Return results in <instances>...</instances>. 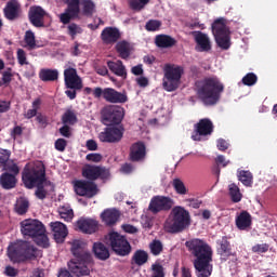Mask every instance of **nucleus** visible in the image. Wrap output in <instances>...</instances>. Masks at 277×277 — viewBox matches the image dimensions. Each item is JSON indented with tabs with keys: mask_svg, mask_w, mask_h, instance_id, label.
<instances>
[{
	"mask_svg": "<svg viewBox=\"0 0 277 277\" xmlns=\"http://www.w3.org/2000/svg\"><path fill=\"white\" fill-rule=\"evenodd\" d=\"M22 179L24 185L28 189L37 187V198L40 200L47 198V187H51V182L47 181L44 164L41 161L27 164L24 169Z\"/></svg>",
	"mask_w": 277,
	"mask_h": 277,
	"instance_id": "f257e3e1",
	"label": "nucleus"
},
{
	"mask_svg": "<svg viewBox=\"0 0 277 277\" xmlns=\"http://www.w3.org/2000/svg\"><path fill=\"white\" fill-rule=\"evenodd\" d=\"M71 254H74L75 259H72L68 263V269L75 276H90V267H88V263L92 261V253L88 250V242L85 240L76 239L70 242Z\"/></svg>",
	"mask_w": 277,
	"mask_h": 277,
	"instance_id": "f03ea898",
	"label": "nucleus"
},
{
	"mask_svg": "<svg viewBox=\"0 0 277 277\" xmlns=\"http://www.w3.org/2000/svg\"><path fill=\"white\" fill-rule=\"evenodd\" d=\"M186 248L197 258L194 262L198 277H209V245L201 239L195 238L186 241Z\"/></svg>",
	"mask_w": 277,
	"mask_h": 277,
	"instance_id": "7ed1b4c3",
	"label": "nucleus"
},
{
	"mask_svg": "<svg viewBox=\"0 0 277 277\" xmlns=\"http://www.w3.org/2000/svg\"><path fill=\"white\" fill-rule=\"evenodd\" d=\"M192 224V216L189 211L181 206L172 208L167 220L163 224V229L166 233L171 235H176V233H183L185 228H188Z\"/></svg>",
	"mask_w": 277,
	"mask_h": 277,
	"instance_id": "20e7f679",
	"label": "nucleus"
},
{
	"mask_svg": "<svg viewBox=\"0 0 277 277\" xmlns=\"http://www.w3.org/2000/svg\"><path fill=\"white\" fill-rule=\"evenodd\" d=\"M19 226L24 237H30L41 248H49V236H47V228L42 222L36 219H25Z\"/></svg>",
	"mask_w": 277,
	"mask_h": 277,
	"instance_id": "39448f33",
	"label": "nucleus"
},
{
	"mask_svg": "<svg viewBox=\"0 0 277 277\" xmlns=\"http://www.w3.org/2000/svg\"><path fill=\"white\" fill-rule=\"evenodd\" d=\"M8 256L12 263H23L42 256V252L27 241L17 240L9 246Z\"/></svg>",
	"mask_w": 277,
	"mask_h": 277,
	"instance_id": "423d86ee",
	"label": "nucleus"
},
{
	"mask_svg": "<svg viewBox=\"0 0 277 277\" xmlns=\"http://www.w3.org/2000/svg\"><path fill=\"white\" fill-rule=\"evenodd\" d=\"M162 88L166 92H176L181 88V79L184 74L182 66L174 64H166L162 68Z\"/></svg>",
	"mask_w": 277,
	"mask_h": 277,
	"instance_id": "0eeeda50",
	"label": "nucleus"
},
{
	"mask_svg": "<svg viewBox=\"0 0 277 277\" xmlns=\"http://www.w3.org/2000/svg\"><path fill=\"white\" fill-rule=\"evenodd\" d=\"M211 28L219 47H221V49H229L232 45V35L228 26V19L225 17H219L213 22Z\"/></svg>",
	"mask_w": 277,
	"mask_h": 277,
	"instance_id": "6e6552de",
	"label": "nucleus"
},
{
	"mask_svg": "<svg viewBox=\"0 0 277 277\" xmlns=\"http://www.w3.org/2000/svg\"><path fill=\"white\" fill-rule=\"evenodd\" d=\"M106 243L113 248L114 252L119 256H127L131 254V245L123 236L116 232H111L106 236Z\"/></svg>",
	"mask_w": 277,
	"mask_h": 277,
	"instance_id": "1a4fd4ad",
	"label": "nucleus"
},
{
	"mask_svg": "<svg viewBox=\"0 0 277 277\" xmlns=\"http://www.w3.org/2000/svg\"><path fill=\"white\" fill-rule=\"evenodd\" d=\"M124 118V108L120 106H106L102 110V120L106 127H111V124H120Z\"/></svg>",
	"mask_w": 277,
	"mask_h": 277,
	"instance_id": "9d476101",
	"label": "nucleus"
},
{
	"mask_svg": "<svg viewBox=\"0 0 277 277\" xmlns=\"http://www.w3.org/2000/svg\"><path fill=\"white\" fill-rule=\"evenodd\" d=\"M75 194L77 196H85L87 198H94L98 194V187L94 182H88L84 180H75L71 182Z\"/></svg>",
	"mask_w": 277,
	"mask_h": 277,
	"instance_id": "9b49d317",
	"label": "nucleus"
},
{
	"mask_svg": "<svg viewBox=\"0 0 277 277\" xmlns=\"http://www.w3.org/2000/svg\"><path fill=\"white\" fill-rule=\"evenodd\" d=\"M216 243V251L220 255L221 262H228L230 256H234L237 261V252L234 250L230 241L228 240V236H222V238L219 239Z\"/></svg>",
	"mask_w": 277,
	"mask_h": 277,
	"instance_id": "f8f14e48",
	"label": "nucleus"
},
{
	"mask_svg": "<svg viewBox=\"0 0 277 277\" xmlns=\"http://www.w3.org/2000/svg\"><path fill=\"white\" fill-rule=\"evenodd\" d=\"M174 207V200L166 196H155L149 203V211L151 213H159V211H170Z\"/></svg>",
	"mask_w": 277,
	"mask_h": 277,
	"instance_id": "ddd939ff",
	"label": "nucleus"
},
{
	"mask_svg": "<svg viewBox=\"0 0 277 277\" xmlns=\"http://www.w3.org/2000/svg\"><path fill=\"white\" fill-rule=\"evenodd\" d=\"M225 85L217 77H210V106H215L222 98Z\"/></svg>",
	"mask_w": 277,
	"mask_h": 277,
	"instance_id": "4468645a",
	"label": "nucleus"
},
{
	"mask_svg": "<svg viewBox=\"0 0 277 277\" xmlns=\"http://www.w3.org/2000/svg\"><path fill=\"white\" fill-rule=\"evenodd\" d=\"M110 175L109 169L96 166H85L82 170V176L88 181H96V179H107Z\"/></svg>",
	"mask_w": 277,
	"mask_h": 277,
	"instance_id": "2eb2a0df",
	"label": "nucleus"
},
{
	"mask_svg": "<svg viewBox=\"0 0 277 277\" xmlns=\"http://www.w3.org/2000/svg\"><path fill=\"white\" fill-rule=\"evenodd\" d=\"M64 79L66 88L69 90H81L83 88V82L81 77L77 74V69L68 67L64 70Z\"/></svg>",
	"mask_w": 277,
	"mask_h": 277,
	"instance_id": "dca6fc26",
	"label": "nucleus"
},
{
	"mask_svg": "<svg viewBox=\"0 0 277 277\" xmlns=\"http://www.w3.org/2000/svg\"><path fill=\"white\" fill-rule=\"evenodd\" d=\"M123 129L120 126L106 128L103 132L98 134V137L102 142H108L114 144L120 142L123 135Z\"/></svg>",
	"mask_w": 277,
	"mask_h": 277,
	"instance_id": "f3484780",
	"label": "nucleus"
},
{
	"mask_svg": "<svg viewBox=\"0 0 277 277\" xmlns=\"http://www.w3.org/2000/svg\"><path fill=\"white\" fill-rule=\"evenodd\" d=\"M79 5V3L68 4L65 12L58 15L63 25H68L70 21H75V18H79V16H81V8Z\"/></svg>",
	"mask_w": 277,
	"mask_h": 277,
	"instance_id": "a211bd4d",
	"label": "nucleus"
},
{
	"mask_svg": "<svg viewBox=\"0 0 277 277\" xmlns=\"http://www.w3.org/2000/svg\"><path fill=\"white\" fill-rule=\"evenodd\" d=\"M50 227L56 243H64V240L68 237V227L60 221L50 223Z\"/></svg>",
	"mask_w": 277,
	"mask_h": 277,
	"instance_id": "6ab92c4d",
	"label": "nucleus"
},
{
	"mask_svg": "<svg viewBox=\"0 0 277 277\" xmlns=\"http://www.w3.org/2000/svg\"><path fill=\"white\" fill-rule=\"evenodd\" d=\"M207 135H209V119H201L194 127L192 140H194V142H201Z\"/></svg>",
	"mask_w": 277,
	"mask_h": 277,
	"instance_id": "aec40b11",
	"label": "nucleus"
},
{
	"mask_svg": "<svg viewBox=\"0 0 277 277\" xmlns=\"http://www.w3.org/2000/svg\"><path fill=\"white\" fill-rule=\"evenodd\" d=\"M44 16H47V11L41 6L30 8L29 21L34 27H44Z\"/></svg>",
	"mask_w": 277,
	"mask_h": 277,
	"instance_id": "412c9836",
	"label": "nucleus"
},
{
	"mask_svg": "<svg viewBox=\"0 0 277 277\" xmlns=\"http://www.w3.org/2000/svg\"><path fill=\"white\" fill-rule=\"evenodd\" d=\"M0 168H3L6 172H13L18 174L19 169L14 161L10 160V150L0 149Z\"/></svg>",
	"mask_w": 277,
	"mask_h": 277,
	"instance_id": "4be33fe9",
	"label": "nucleus"
},
{
	"mask_svg": "<svg viewBox=\"0 0 277 277\" xmlns=\"http://www.w3.org/2000/svg\"><path fill=\"white\" fill-rule=\"evenodd\" d=\"M76 226L80 233L92 235L93 233H96L98 223L92 219H80L77 221Z\"/></svg>",
	"mask_w": 277,
	"mask_h": 277,
	"instance_id": "5701e85b",
	"label": "nucleus"
},
{
	"mask_svg": "<svg viewBox=\"0 0 277 277\" xmlns=\"http://www.w3.org/2000/svg\"><path fill=\"white\" fill-rule=\"evenodd\" d=\"M104 100L107 101V103H127L129 97H127V93H120L115 89L107 88L104 89Z\"/></svg>",
	"mask_w": 277,
	"mask_h": 277,
	"instance_id": "b1692460",
	"label": "nucleus"
},
{
	"mask_svg": "<svg viewBox=\"0 0 277 277\" xmlns=\"http://www.w3.org/2000/svg\"><path fill=\"white\" fill-rule=\"evenodd\" d=\"M101 38L104 44H114L120 40V30L116 27H106L103 29Z\"/></svg>",
	"mask_w": 277,
	"mask_h": 277,
	"instance_id": "393cba45",
	"label": "nucleus"
},
{
	"mask_svg": "<svg viewBox=\"0 0 277 277\" xmlns=\"http://www.w3.org/2000/svg\"><path fill=\"white\" fill-rule=\"evenodd\" d=\"M18 14H21V3L16 0L9 1L4 8L5 18L14 21V18H18Z\"/></svg>",
	"mask_w": 277,
	"mask_h": 277,
	"instance_id": "a878e982",
	"label": "nucleus"
},
{
	"mask_svg": "<svg viewBox=\"0 0 277 277\" xmlns=\"http://www.w3.org/2000/svg\"><path fill=\"white\" fill-rule=\"evenodd\" d=\"M146 157V145L142 142L134 143L130 149L132 161H142Z\"/></svg>",
	"mask_w": 277,
	"mask_h": 277,
	"instance_id": "bb28decb",
	"label": "nucleus"
},
{
	"mask_svg": "<svg viewBox=\"0 0 277 277\" xmlns=\"http://www.w3.org/2000/svg\"><path fill=\"white\" fill-rule=\"evenodd\" d=\"M252 222V216L249 211H240L236 217V226L238 229H250Z\"/></svg>",
	"mask_w": 277,
	"mask_h": 277,
	"instance_id": "cd10ccee",
	"label": "nucleus"
},
{
	"mask_svg": "<svg viewBox=\"0 0 277 277\" xmlns=\"http://www.w3.org/2000/svg\"><path fill=\"white\" fill-rule=\"evenodd\" d=\"M192 36H194L195 41L197 42L196 51H199V52L208 51L209 37L206 34H202L200 31H193Z\"/></svg>",
	"mask_w": 277,
	"mask_h": 277,
	"instance_id": "c85d7f7f",
	"label": "nucleus"
},
{
	"mask_svg": "<svg viewBox=\"0 0 277 277\" xmlns=\"http://www.w3.org/2000/svg\"><path fill=\"white\" fill-rule=\"evenodd\" d=\"M101 217L107 226H111L118 222V217H120V212L116 209H106L102 212Z\"/></svg>",
	"mask_w": 277,
	"mask_h": 277,
	"instance_id": "c756f323",
	"label": "nucleus"
},
{
	"mask_svg": "<svg viewBox=\"0 0 277 277\" xmlns=\"http://www.w3.org/2000/svg\"><path fill=\"white\" fill-rule=\"evenodd\" d=\"M107 66L110 72H114V75H116L117 77H122L123 79H127V67H124L122 61H108Z\"/></svg>",
	"mask_w": 277,
	"mask_h": 277,
	"instance_id": "7c9ffc66",
	"label": "nucleus"
},
{
	"mask_svg": "<svg viewBox=\"0 0 277 277\" xmlns=\"http://www.w3.org/2000/svg\"><path fill=\"white\" fill-rule=\"evenodd\" d=\"M92 250L93 254H95L96 259L100 261H107V259H109V249L102 242H94Z\"/></svg>",
	"mask_w": 277,
	"mask_h": 277,
	"instance_id": "2f4dec72",
	"label": "nucleus"
},
{
	"mask_svg": "<svg viewBox=\"0 0 277 277\" xmlns=\"http://www.w3.org/2000/svg\"><path fill=\"white\" fill-rule=\"evenodd\" d=\"M155 42L160 49H170V47L176 44V39L168 35H158L156 36Z\"/></svg>",
	"mask_w": 277,
	"mask_h": 277,
	"instance_id": "473e14b6",
	"label": "nucleus"
},
{
	"mask_svg": "<svg viewBox=\"0 0 277 277\" xmlns=\"http://www.w3.org/2000/svg\"><path fill=\"white\" fill-rule=\"evenodd\" d=\"M4 173L0 176V185L3 189H13V187H16V173Z\"/></svg>",
	"mask_w": 277,
	"mask_h": 277,
	"instance_id": "72a5a7b5",
	"label": "nucleus"
},
{
	"mask_svg": "<svg viewBox=\"0 0 277 277\" xmlns=\"http://www.w3.org/2000/svg\"><path fill=\"white\" fill-rule=\"evenodd\" d=\"M116 50L122 60H127V57H129L133 51V45L127 41H119L116 44Z\"/></svg>",
	"mask_w": 277,
	"mask_h": 277,
	"instance_id": "f704fd0d",
	"label": "nucleus"
},
{
	"mask_svg": "<svg viewBox=\"0 0 277 277\" xmlns=\"http://www.w3.org/2000/svg\"><path fill=\"white\" fill-rule=\"evenodd\" d=\"M79 5L81 6L80 12L84 16H92L96 12V4L92 0H81Z\"/></svg>",
	"mask_w": 277,
	"mask_h": 277,
	"instance_id": "c9c22d12",
	"label": "nucleus"
},
{
	"mask_svg": "<svg viewBox=\"0 0 277 277\" xmlns=\"http://www.w3.org/2000/svg\"><path fill=\"white\" fill-rule=\"evenodd\" d=\"M198 96L206 105H209V80L198 82Z\"/></svg>",
	"mask_w": 277,
	"mask_h": 277,
	"instance_id": "e433bc0d",
	"label": "nucleus"
},
{
	"mask_svg": "<svg viewBox=\"0 0 277 277\" xmlns=\"http://www.w3.org/2000/svg\"><path fill=\"white\" fill-rule=\"evenodd\" d=\"M58 77L60 71L57 69H41L39 72L41 81H57Z\"/></svg>",
	"mask_w": 277,
	"mask_h": 277,
	"instance_id": "4c0bfd02",
	"label": "nucleus"
},
{
	"mask_svg": "<svg viewBox=\"0 0 277 277\" xmlns=\"http://www.w3.org/2000/svg\"><path fill=\"white\" fill-rule=\"evenodd\" d=\"M228 194L232 202H241L243 194L241 193L239 186L235 183L228 185Z\"/></svg>",
	"mask_w": 277,
	"mask_h": 277,
	"instance_id": "58836bf2",
	"label": "nucleus"
},
{
	"mask_svg": "<svg viewBox=\"0 0 277 277\" xmlns=\"http://www.w3.org/2000/svg\"><path fill=\"white\" fill-rule=\"evenodd\" d=\"M145 263H148V252L136 250L132 256V264L141 267V265H145Z\"/></svg>",
	"mask_w": 277,
	"mask_h": 277,
	"instance_id": "ea45409f",
	"label": "nucleus"
},
{
	"mask_svg": "<svg viewBox=\"0 0 277 277\" xmlns=\"http://www.w3.org/2000/svg\"><path fill=\"white\" fill-rule=\"evenodd\" d=\"M238 180L241 182L245 186H252L253 184V173L250 172V170H240L238 172Z\"/></svg>",
	"mask_w": 277,
	"mask_h": 277,
	"instance_id": "a19ab883",
	"label": "nucleus"
},
{
	"mask_svg": "<svg viewBox=\"0 0 277 277\" xmlns=\"http://www.w3.org/2000/svg\"><path fill=\"white\" fill-rule=\"evenodd\" d=\"M14 209L18 215H25L29 210V201L25 197L18 198Z\"/></svg>",
	"mask_w": 277,
	"mask_h": 277,
	"instance_id": "79ce46f5",
	"label": "nucleus"
},
{
	"mask_svg": "<svg viewBox=\"0 0 277 277\" xmlns=\"http://www.w3.org/2000/svg\"><path fill=\"white\" fill-rule=\"evenodd\" d=\"M67 29V36L71 38V40H75L77 36H81L83 34V28L76 24V23H70L66 26Z\"/></svg>",
	"mask_w": 277,
	"mask_h": 277,
	"instance_id": "37998d69",
	"label": "nucleus"
},
{
	"mask_svg": "<svg viewBox=\"0 0 277 277\" xmlns=\"http://www.w3.org/2000/svg\"><path fill=\"white\" fill-rule=\"evenodd\" d=\"M230 161H226L224 154H219V156L215 159V166H213L212 171L214 174H216L217 177H220L221 174V168L220 166H223V168H226Z\"/></svg>",
	"mask_w": 277,
	"mask_h": 277,
	"instance_id": "c03bdc74",
	"label": "nucleus"
},
{
	"mask_svg": "<svg viewBox=\"0 0 277 277\" xmlns=\"http://www.w3.org/2000/svg\"><path fill=\"white\" fill-rule=\"evenodd\" d=\"M172 186L175 190L176 194H179L180 196H186V194H188V189L187 187L185 186V183H183L181 181V179H174L172 181Z\"/></svg>",
	"mask_w": 277,
	"mask_h": 277,
	"instance_id": "a18cd8bd",
	"label": "nucleus"
},
{
	"mask_svg": "<svg viewBox=\"0 0 277 277\" xmlns=\"http://www.w3.org/2000/svg\"><path fill=\"white\" fill-rule=\"evenodd\" d=\"M150 0H129V5L131 10H134L135 12H142V10H144V8H146Z\"/></svg>",
	"mask_w": 277,
	"mask_h": 277,
	"instance_id": "49530a36",
	"label": "nucleus"
},
{
	"mask_svg": "<svg viewBox=\"0 0 277 277\" xmlns=\"http://www.w3.org/2000/svg\"><path fill=\"white\" fill-rule=\"evenodd\" d=\"M149 250H150V253L154 255V256H159V254H161V252H163V243L160 242V240H153L150 243H149Z\"/></svg>",
	"mask_w": 277,
	"mask_h": 277,
	"instance_id": "de8ad7c7",
	"label": "nucleus"
},
{
	"mask_svg": "<svg viewBox=\"0 0 277 277\" xmlns=\"http://www.w3.org/2000/svg\"><path fill=\"white\" fill-rule=\"evenodd\" d=\"M24 42L28 49H36L38 47L36 44V34H34L31 30H27L25 32Z\"/></svg>",
	"mask_w": 277,
	"mask_h": 277,
	"instance_id": "09e8293b",
	"label": "nucleus"
},
{
	"mask_svg": "<svg viewBox=\"0 0 277 277\" xmlns=\"http://www.w3.org/2000/svg\"><path fill=\"white\" fill-rule=\"evenodd\" d=\"M62 220H65V222H71L75 217V213L72 212V209L68 207H62L58 211Z\"/></svg>",
	"mask_w": 277,
	"mask_h": 277,
	"instance_id": "8fccbe9b",
	"label": "nucleus"
},
{
	"mask_svg": "<svg viewBox=\"0 0 277 277\" xmlns=\"http://www.w3.org/2000/svg\"><path fill=\"white\" fill-rule=\"evenodd\" d=\"M259 77L254 74V71H248V74L242 77V83L245 85H255L258 83Z\"/></svg>",
	"mask_w": 277,
	"mask_h": 277,
	"instance_id": "3c124183",
	"label": "nucleus"
},
{
	"mask_svg": "<svg viewBox=\"0 0 277 277\" xmlns=\"http://www.w3.org/2000/svg\"><path fill=\"white\" fill-rule=\"evenodd\" d=\"M40 105H42V101L40 98H37L32 102V108L28 109V111L25 114V118H34L36 114H38V109H40Z\"/></svg>",
	"mask_w": 277,
	"mask_h": 277,
	"instance_id": "603ef678",
	"label": "nucleus"
},
{
	"mask_svg": "<svg viewBox=\"0 0 277 277\" xmlns=\"http://www.w3.org/2000/svg\"><path fill=\"white\" fill-rule=\"evenodd\" d=\"M62 120L65 124H75V122H77V116L75 113L68 110L63 115Z\"/></svg>",
	"mask_w": 277,
	"mask_h": 277,
	"instance_id": "864d4df0",
	"label": "nucleus"
},
{
	"mask_svg": "<svg viewBox=\"0 0 277 277\" xmlns=\"http://www.w3.org/2000/svg\"><path fill=\"white\" fill-rule=\"evenodd\" d=\"M160 27H161V22L157 19H149L145 25V29L147 31H159Z\"/></svg>",
	"mask_w": 277,
	"mask_h": 277,
	"instance_id": "5fc2aeb1",
	"label": "nucleus"
},
{
	"mask_svg": "<svg viewBox=\"0 0 277 277\" xmlns=\"http://www.w3.org/2000/svg\"><path fill=\"white\" fill-rule=\"evenodd\" d=\"M163 266L161 264H153L151 265V276L150 277H163Z\"/></svg>",
	"mask_w": 277,
	"mask_h": 277,
	"instance_id": "6e6d98bb",
	"label": "nucleus"
},
{
	"mask_svg": "<svg viewBox=\"0 0 277 277\" xmlns=\"http://www.w3.org/2000/svg\"><path fill=\"white\" fill-rule=\"evenodd\" d=\"M269 250V243H255V246H252V252H258L259 254H262L263 252H268Z\"/></svg>",
	"mask_w": 277,
	"mask_h": 277,
	"instance_id": "4d7b16f0",
	"label": "nucleus"
},
{
	"mask_svg": "<svg viewBox=\"0 0 277 277\" xmlns=\"http://www.w3.org/2000/svg\"><path fill=\"white\" fill-rule=\"evenodd\" d=\"M17 62L18 64H21V66H25L29 64V62H27V54L25 53V50L23 49L17 50Z\"/></svg>",
	"mask_w": 277,
	"mask_h": 277,
	"instance_id": "13d9d810",
	"label": "nucleus"
},
{
	"mask_svg": "<svg viewBox=\"0 0 277 277\" xmlns=\"http://www.w3.org/2000/svg\"><path fill=\"white\" fill-rule=\"evenodd\" d=\"M187 207H192V209H200L202 201L199 199H186L185 200Z\"/></svg>",
	"mask_w": 277,
	"mask_h": 277,
	"instance_id": "bf43d9fd",
	"label": "nucleus"
},
{
	"mask_svg": "<svg viewBox=\"0 0 277 277\" xmlns=\"http://www.w3.org/2000/svg\"><path fill=\"white\" fill-rule=\"evenodd\" d=\"M66 146H67V142L64 138H58L55 142V148L56 150H58L60 153H64V150H66Z\"/></svg>",
	"mask_w": 277,
	"mask_h": 277,
	"instance_id": "052dcab7",
	"label": "nucleus"
},
{
	"mask_svg": "<svg viewBox=\"0 0 277 277\" xmlns=\"http://www.w3.org/2000/svg\"><path fill=\"white\" fill-rule=\"evenodd\" d=\"M88 161H93L94 163H98L103 160V156L101 154H89L87 155Z\"/></svg>",
	"mask_w": 277,
	"mask_h": 277,
	"instance_id": "680f3d73",
	"label": "nucleus"
},
{
	"mask_svg": "<svg viewBox=\"0 0 277 277\" xmlns=\"http://www.w3.org/2000/svg\"><path fill=\"white\" fill-rule=\"evenodd\" d=\"M4 274H5V276H9V277H16V276H18V271H16V268H14L12 266H6Z\"/></svg>",
	"mask_w": 277,
	"mask_h": 277,
	"instance_id": "e2e57ef3",
	"label": "nucleus"
},
{
	"mask_svg": "<svg viewBox=\"0 0 277 277\" xmlns=\"http://www.w3.org/2000/svg\"><path fill=\"white\" fill-rule=\"evenodd\" d=\"M217 147L221 149V151H225L229 147V143L225 141V138H219L217 141Z\"/></svg>",
	"mask_w": 277,
	"mask_h": 277,
	"instance_id": "0e129e2a",
	"label": "nucleus"
},
{
	"mask_svg": "<svg viewBox=\"0 0 277 277\" xmlns=\"http://www.w3.org/2000/svg\"><path fill=\"white\" fill-rule=\"evenodd\" d=\"M3 83H10L12 81V69H8L2 74Z\"/></svg>",
	"mask_w": 277,
	"mask_h": 277,
	"instance_id": "69168bd1",
	"label": "nucleus"
},
{
	"mask_svg": "<svg viewBox=\"0 0 277 277\" xmlns=\"http://www.w3.org/2000/svg\"><path fill=\"white\" fill-rule=\"evenodd\" d=\"M122 229L124 233H130V235L137 233V227L129 224L122 225Z\"/></svg>",
	"mask_w": 277,
	"mask_h": 277,
	"instance_id": "338daca9",
	"label": "nucleus"
},
{
	"mask_svg": "<svg viewBox=\"0 0 277 277\" xmlns=\"http://www.w3.org/2000/svg\"><path fill=\"white\" fill-rule=\"evenodd\" d=\"M87 148L88 150H96V148H98V145L96 144V141L89 140L87 141Z\"/></svg>",
	"mask_w": 277,
	"mask_h": 277,
	"instance_id": "774afa93",
	"label": "nucleus"
}]
</instances>
